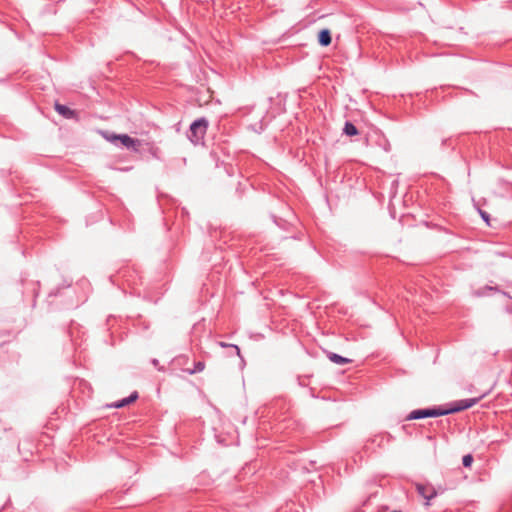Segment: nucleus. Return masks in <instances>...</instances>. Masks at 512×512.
I'll return each mask as SVG.
<instances>
[{
	"label": "nucleus",
	"mask_w": 512,
	"mask_h": 512,
	"mask_svg": "<svg viewBox=\"0 0 512 512\" xmlns=\"http://www.w3.org/2000/svg\"><path fill=\"white\" fill-rule=\"evenodd\" d=\"M103 137L110 143L116 146H123L131 151L138 152L141 145V141L136 138H132L127 134H115L110 132H102Z\"/></svg>",
	"instance_id": "obj_1"
},
{
	"label": "nucleus",
	"mask_w": 512,
	"mask_h": 512,
	"mask_svg": "<svg viewBox=\"0 0 512 512\" xmlns=\"http://www.w3.org/2000/svg\"><path fill=\"white\" fill-rule=\"evenodd\" d=\"M209 122L205 117H201L193 121L187 132V138L194 145L203 143L204 137L208 129Z\"/></svg>",
	"instance_id": "obj_2"
},
{
	"label": "nucleus",
	"mask_w": 512,
	"mask_h": 512,
	"mask_svg": "<svg viewBox=\"0 0 512 512\" xmlns=\"http://www.w3.org/2000/svg\"><path fill=\"white\" fill-rule=\"evenodd\" d=\"M481 398L482 396L454 401L450 404V411L453 414L471 408L472 406L477 404L481 400Z\"/></svg>",
	"instance_id": "obj_3"
},
{
	"label": "nucleus",
	"mask_w": 512,
	"mask_h": 512,
	"mask_svg": "<svg viewBox=\"0 0 512 512\" xmlns=\"http://www.w3.org/2000/svg\"><path fill=\"white\" fill-rule=\"evenodd\" d=\"M416 490L420 496H422L426 503L425 505L429 506V501L437 496V491L435 488L430 484H416Z\"/></svg>",
	"instance_id": "obj_4"
},
{
	"label": "nucleus",
	"mask_w": 512,
	"mask_h": 512,
	"mask_svg": "<svg viewBox=\"0 0 512 512\" xmlns=\"http://www.w3.org/2000/svg\"><path fill=\"white\" fill-rule=\"evenodd\" d=\"M325 354L331 362H333L337 365H345V364H349L352 362L351 359L343 357V356H341L337 353L331 352V351H325Z\"/></svg>",
	"instance_id": "obj_5"
},
{
	"label": "nucleus",
	"mask_w": 512,
	"mask_h": 512,
	"mask_svg": "<svg viewBox=\"0 0 512 512\" xmlns=\"http://www.w3.org/2000/svg\"><path fill=\"white\" fill-rule=\"evenodd\" d=\"M54 108L61 116L66 119H72L76 115L74 110L58 102L55 103Z\"/></svg>",
	"instance_id": "obj_6"
},
{
	"label": "nucleus",
	"mask_w": 512,
	"mask_h": 512,
	"mask_svg": "<svg viewBox=\"0 0 512 512\" xmlns=\"http://www.w3.org/2000/svg\"><path fill=\"white\" fill-rule=\"evenodd\" d=\"M424 418H428L427 408H425V409H416V410L411 411L405 417V420L406 421H411V420H418V419H424Z\"/></svg>",
	"instance_id": "obj_7"
},
{
	"label": "nucleus",
	"mask_w": 512,
	"mask_h": 512,
	"mask_svg": "<svg viewBox=\"0 0 512 512\" xmlns=\"http://www.w3.org/2000/svg\"><path fill=\"white\" fill-rule=\"evenodd\" d=\"M331 41H332V37H331V32L330 30L328 29H322L319 33H318V42L321 46H328L331 44Z\"/></svg>",
	"instance_id": "obj_8"
},
{
	"label": "nucleus",
	"mask_w": 512,
	"mask_h": 512,
	"mask_svg": "<svg viewBox=\"0 0 512 512\" xmlns=\"http://www.w3.org/2000/svg\"><path fill=\"white\" fill-rule=\"evenodd\" d=\"M138 397H139L138 392L134 391L133 393H131L130 396L123 398V399L117 401L115 404H113V407H115V408L125 407V406L133 403L134 401H136L138 399Z\"/></svg>",
	"instance_id": "obj_9"
},
{
	"label": "nucleus",
	"mask_w": 512,
	"mask_h": 512,
	"mask_svg": "<svg viewBox=\"0 0 512 512\" xmlns=\"http://www.w3.org/2000/svg\"><path fill=\"white\" fill-rule=\"evenodd\" d=\"M428 417H440L448 414H452L450 411V407L447 409L441 407H431L427 408Z\"/></svg>",
	"instance_id": "obj_10"
},
{
	"label": "nucleus",
	"mask_w": 512,
	"mask_h": 512,
	"mask_svg": "<svg viewBox=\"0 0 512 512\" xmlns=\"http://www.w3.org/2000/svg\"><path fill=\"white\" fill-rule=\"evenodd\" d=\"M343 132L347 136H355V135H358V133H359L357 127L352 122H349V121H347L345 123Z\"/></svg>",
	"instance_id": "obj_11"
},
{
	"label": "nucleus",
	"mask_w": 512,
	"mask_h": 512,
	"mask_svg": "<svg viewBox=\"0 0 512 512\" xmlns=\"http://www.w3.org/2000/svg\"><path fill=\"white\" fill-rule=\"evenodd\" d=\"M219 346L223 347V348H231L235 351V354L239 357H241V354H240V348L235 345V344H228L226 342H219Z\"/></svg>",
	"instance_id": "obj_12"
},
{
	"label": "nucleus",
	"mask_w": 512,
	"mask_h": 512,
	"mask_svg": "<svg viewBox=\"0 0 512 512\" xmlns=\"http://www.w3.org/2000/svg\"><path fill=\"white\" fill-rule=\"evenodd\" d=\"M205 368V364L202 361H198L194 363V368L190 371V374H195L202 372Z\"/></svg>",
	"instance_id": "obj_13"
},
{
	"label": "nucleus",
	"mask_w": 512,
	"mask_h": 512,
	"mask_svg": "<svg viewBox=\"0 0 512 512\" xmlns=\"http://www.w3.org/2000/svg\"><path fill=\"white\" fill-rule=\"evenodd\" d=\"M473 463V457L471 454L464 455L462 458V464L464 467H470Z\"/></svg>",
	"instance_id": "obj_14"
},
{
	"label": "nucleus",
	"mask_w": 512,
	"mask_h": 512,
	"mask_svg": "<svg viewBox=\"0 0 512 512\" xmlns=\"http://www.w3.org/2000/svg\"><path fill=\"white\" fill-rule=\"evenodd\" d=\"M478 212H479V214H480L481 218L485 221V223H486L488 226H490V225H491V224H490V215H489L486 211H484V210H482V209H478Z\"/></svg>",
	"instance_id": "obj_15"
},
{
	"label": "nucleus",
	"mask_w": 512,
	"mask_h": 512,
	"mask_svg": "<svg viewBox=\"0 0 512 512\" xmlns=\"http://www.w3.org/2000/svg\"><path fill=\"white\" fill-rule=\"evenodd\" d=\"M498 290H499L498 287L485 286L481 291L477 292V295L484 296L485 295L484 291H498Z\"/></svg>",
	"instance_id": "obj_16"
},
{
	"label": "nucleus",
	"mask_w": 512,
	"mask_h": 512,
	"mask_svg": "<svg viewBox=\"0 0 512 512\" xmlns=\"http://www.w3.org/2000/svg\"><path fill=\"white\" fill-rule=\"evenodd\" d=\"M152 364H153L154 366H157V365L159 364V361H158L157 359H153V360H152Z\"/></svg>",
	"instance_id": "obj_17"
}]
</instances>
